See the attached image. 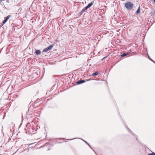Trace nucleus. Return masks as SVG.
<instances>
[{
    "instance_id": "9b49d317",
    "label": "nucleus",
    "mask_w": 155,
    "mask_h": 155,
    "mask_svg": "<svg viewBox=\"0 0 155 155\" xmlns=\"http://www.w3.org/2000/svg\"><path fill=\"white\" fill-rule=\"evenodd\" d=\"M10 16V15H8V16H7L6 18H5L6 19H7V20H8V19L9 18Z\"/></svg>"
},
{
    "instance_id": "1a4fd4ad",
    "label": "nucleus",
    "mask_w": 155,
    "mask_h": 155,
    "mask_svg": "<svg viewBox=\"0 0 155 155\" xmlns=\"http://www.w3.org/2000/svg\"><path fill=\"white\" fill-rule=\"evenodd\" d=\"M8 20H7V19L5 18L3 22V24H4Z\"/></svg>"
},
{
    "instance_id": "4468645a",
    "label": "nucleus",
    "mask_w": 155,
    "mask_h": 155,
    "mask_svg": "<svg viewBox=\"0 0 155 155\" xmlns=\"http://www.w3.org/2000/svg\"><path fill=\"white\" fill-rule=\"evenodd\" d=\"M127 129L130 132H132L131 131V130L129 128H127Z\"/></svg>"
},
{
    "instance_id": "7ed1b4c3",
    "label": "nucleus",
    "mask_w": 155,
    "mask_h": 155,
    "mask_svg": "<svg viewBox=\"0 0 155 155\" xmlns=\"http://www.w3.org/2000/svg\"><path fill=\"white\" fill-rule=\"evenodd\" d=\"M41 53V52L40 50H36L35 54L37 55H39Z\"/></svg>"
},
{
    "instance_id": "39448f33",
    "label": "nucleus",
    "mask_w": 155,
    "mask_h": 155,
    "mask_svg": "<svg viewBox=\"0 0 155 155\" xmlns=\"http://www.w3.org/2000/svg\"><path fill=\"white\" fill-rule=\"evenodd\" d=\"M94 3V2L93 1L91 2V3H89L88 5L87 6V7H88L89 8L91 6H92V5Z\"/></svg>"
},
{
    "instance_id": "9d476101",
    "label": "nucleus",
    "mask_w": 155,
    "mask_h": 155,
    "mask_svg": "<svg viewBox=\"0 0 155 155\" xmlns=\"http://www.w3.org/2000/svg\"><path fill=\"white\" fill-rule=\"evenodd\" d=\"M148 155H155V153L152 152V153H148Z\"/></svg>"
},
{
    "instance_id": "2eb2a0df",
    "label": "nucleus",
    "mask_w": 155,
    "mask_h": 155,
    "mask_svg": "<svg viewBox=\"0 0 155 155\" xmlns=\"http://www.w3.org/2000/svg\"><path fill=\"white\" fill-rule=\"evenodd\" d=\"M85 10H84V9H83L82 10V12H84Z\"/></svg>"
},
{
    "instance_id": "423d86ee",
    "label": "nucleus",
    "mask_w": 155,
    "mask_h": 155,
    "mask_svg": "<svg viewBox=\"0 0 155 155\" xmlns=\"http://www.w3.org/2000/svg\"><path fill=\"white\" fill-rule=\"evenodd\" d=\"M140 12V6L139 7L136 12V14H137L139 13Z\"/></svg>"
},
{
    "instance_id": "dca6fc26",
    "label": "nucleus",
    "mask_w": 155,
    "mask_h": 155,
    "mask_svg": "<svg viewBox=\"0 0 155 155\" xmlns=\"http://www.w3.org/2000/svg\"><path fill=\"white\" fill-rule=\"evenodd\" d=\"M84 141V142H85L86 143H87V142L86 141Z\"/></svg>"
},
{
    "instance_id": "f257e3e1",
    "label": "nucleus",
    "mask_w": 155,
    "mask_h": 155,
    "mask_svg": "<svg viewBox=\"0 0 155 155\" xmlns=\"http://www.w3.org/2000/svg\"><path fill=\"white\" fill-rule=\"evenodd\" d=\"M134 5L130 2H127L125 4V7L128 10H131L133 7Z\"/></svg>"
},
{
    "instance_id": "f3484780",
    "label": "nucleus",
    "mask_w": 155,
    "mask_h": 155,
    "mask_svg": "<svg viewBox=\"0 0 155 155\" xmlns=\"http://www.w3.org/2000/svg\"><path fill=\"white\" fill-rule=\"evenodd\" d=\"M153 1L155 3V0H153Z\"/></svg>"
},
{
    "instance_id": "0eeeda50",
    "label": "nucleus",
    "mask_w": 155,
    "mask_h": 155,
    "mask_svg": "<svg viewBox=\"0 0 155 155\" xmlns=\"http://www.w3.org/2000/svg\"><path fill=\"white\" fill-rule=\"evenodd\" d=\"M99 74V73L98 71L95 72V73H93L92 74V76H96L97 75Z\"/></svg>"
},
{
    "instance_id": "ddd939ff",
    "label": "nucleus",
    "mask_w": 155,
    "mask_h": 155,
    "mask_svg": "<svg viewBox=\"0 0 155 155\" xmlns=\"http://www.w3.org/2000/svg\"><path fill=\"white\" fill-rule=\"evenodd\" d=\"M89 8L88 7H87V6H86L84 9L85 10H86V9H87L88 8Z\"/></svg>"
},
{
    "instance_id": "f03ea898",
    "label": "nucleus",
    "mask_w": 155,
    "mask_h": 155,
    "mask_svg": "<svg viewBox=\"0 0 155 155\" xmlns=\"http://www.w3.org/2000/svg\"><path fill=\"white\" fill-rule=\"evenodd\" d=\"M53 45H50L48 47L44 49L43 50V52H47L48 51L51 50L53 48Z\"/></svg>"
},
{
    "instance_id": "20e7f679",
    "label": "nucleus",
    "mask_w": 155,
    "mask_h": 155,
    "mask_svg": "<svg viewBox=\"0 0 155 155\" xmlns=\"http://www.w3.org/2000/svg\"><path fill=\"white\" fill-rule=\"evenodd\" d=\"M85 81L84 80H80L79 81H77L76 83L77 84H79L81 83H82L85 82Z\"/></svg>"
},
{
    "instance_id": "6e6552de",
    "label": "nucleus",
    "mask_w": 155,
    "mask_h": 155,
    "mask_svg": "<svg viewBox=\"0 0 155 155\" xmlns=\"http://www.w3.org/2000/svg\"><path fill=\"white\" fill-rule=\"evenodd\" d=\"M127 54H126V53L123 54L121 56L122 57H123L126 56Z\"/></svg>"
},
{
    "instance_id": "f8f14e48",
    "label": "nucleus",
    "mask_w": 155,
    "mask_h": 155,
    "mask_svg": "<svg viewBox=\"0 0 155 155\" xmlns=\"http://www.w3.org/2000/svg\"><path fill=\"white\" fill-rule=\"evenodd\" d=\"M149 58L154 63H155V62L153 61V60H152L149 56H148Z\"/></svg>"
}]
</instances>
